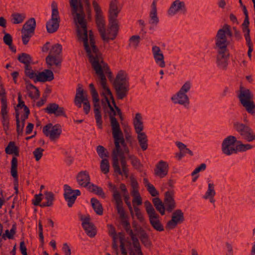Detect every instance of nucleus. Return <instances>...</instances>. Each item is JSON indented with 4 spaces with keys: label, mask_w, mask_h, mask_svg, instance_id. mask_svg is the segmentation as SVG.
<instances>
[{
    "label": "nucleus",
    "mask_w": 255,
    "mask_h": 255,
    "mask_svg": "<svg viewBox=\"0 0 255 255\" xmlns=\"http://www.w3.org/2000/svg\"><path fill=\"white\" fill-rule=\"evenodd\" d=\"M72 14L77 27L78 40L83 43L84 48L90 62L102 57L95 45L94 37L92 31L88 30L85 14L81 0H70Z\"/></svg>",
    "instance_id": "nucleus-1"
},
{
    "label": "nucleus",
    "mask_w": 255,
    "mask_h": 255,
    "mask_svg": "<svg viewBox=\"0 0 255 255\" xmlns=\"http://www.w3.org/2000/svg\"><path fill=\"white\" fill-rule=\"evenodd\" d=\"M105 98L111 111L113 113V115H110L112 134L115 145V148L113 150L112 154L113 166L115 172L118 173L119 174H122V173L119 164L118 157L123 156L125 153H128V149L126 145L123 133L120 128V125L117 119L114 117V116L116 115V112L110 105L108 98L106 97Z\"/></svg>",
    "instance_id": "nucleus-2"
},
{
    "label": "nucleus",
    "mask_w": 255,
    "mask_h": 255,
    "mask_svg": "<svg viewBox=\"0 0 255 255\" xmlns=\"http://www.w3.org/2000/svg\"><path fill=\"white\" fill-rule=\"evenodd\" d=\"M93 6L96 12V24L102 39L105 41L114 39L117 35L119 29L118 21L109 20L108 28L106 29L105 21L100 6L95 0L93 1Z\"/></svg>",
    "instance_id": "nucleus-3"
},
{
    "label": "nucleus",
    "mask_w": 255,
    "mask_h": 255,
    "mask_svg": "<svg viewBox=\"0 0 255 255\" xmlns=\"http://www.w3.org/2000/svg\"><path fill=\"white\" fill-rule=\"evenodd\" d=\"M90 63L95 71V73L100 79V83L101 86L105 90L107 94L110 96V98L112 100V103L118 115L120 116L121 118H122V112L121 110L116 106L112 92L107 86V79L104 74V73H106L109 70L107 64L104 62L103 57L92 61L90 62Z\"/></svg>",
    "instance_id": "nucleus-4"
},
{
    "label": "nucleus",
    "mask_w": 255,
    "mask_h": 255,
    "mask_svg": "<svg viewBox=\"0 0 255 255\" xmlns=\"http://www.w3.org/2000/svg\"><path fill=\"white\" fill-rule=\"evenodd\" d=\"M238 97L241 103L246 110L249 113L253 114L254 110L255 109V104L253 100V95L249 90L244 89L243 87H241Z\"/></svg>",
    "instance_id": "nucleus-5"
},
{
    "label": "nucleus",
    "mask_w": 255,
    "mask_h": 255,
    "mask_svg": "<svg viewBox=\"0 0 255 255\" xmlns=\"http://www.w3.org/2000/svg\"><path fill=\"white\" fill-rule=\"evenodd\" d=\"M117 98L123 99L127 96L128 91V85L126 82V76L123 73H119L114 83Z\"/></svg>",
    "instance_id": "nucleus-6"
},
{
    "label": "nucleus",
    "mask_w": 255,
    "mask_h": 255,
    "mask_svg": "<svg viewBox=\"0 0 255 255\" xmlns=\"http://www.w3.org/2000/svg\"><path fill=\"white\" fill-rule=\"evenodd\" d=\"M51 19L47 23L46 28L49 33H53L58 28L60 22V16L57 5L53 3Z\"/></svg>",
    "instance_id": "nucleus-7"
},
{
    "label": "nucleus",
    "mask_w": 255,
    "mask_h": 255,
    "mask_svg": "<svg viewBox=\"0 0 255 255\" xmlns=\"http://www.w3.org/2000/svg\"><path fill=\"white\" fill-rule=\"evenodd\" d=\"M227 36L229 37L232 36V33L230 29V26L225 24L223 27L220 29L216 35L217 46H228L229 42L227 40Z\"/></svg>",
    "instance_id": "nucleus-8"
},
{
    "label": "nucleus",
    "mask_w": 255,
    "mask_h": 255,
    "mask_svg": "<svg viewBox=\"0 0 255 255\" xmlns=\"http://www.w3.org/2000/svg\"><path fill=\"white\" fill-rule=\"evenodd\" d=\"M43 132L50 139L54 140L59 137L62 130L58 125L53 126L52 124H48L43 128Z\"/></svg>",
    "instance_id": "nucleus-9"
},
{
    "label": "nucleus",
    "mask_w": 255,
    "mask_h": 255,
    "mask_svg": "<svg viewBox=\"0 0 255 255\" xmlns=\"http://www.w3.org/2000/svg\"><path fill=\"white\" fill-rule=\"evenodd\" d=\"M236 141V138L233 136H229L225 139L223 143V151L224 153L230 155L237 152V146L235 145Z\"/></svg>",
    "instance_id": "nucleus-10"
},
{
    "label": "nucleus",
    "mask_w": 255,
    "mask_h": 255,
    "mask_svg": "<svg viewBox=\"0 0 255 255\" xmlns=\"http://www.w3.org/2000/svg\"><path fill=\"white\" fill-rule=\"evenodd\" d=\"M183 219V214L182 211L180 210H177L173 213L171 220L168 222L166 228L168 229H173L178 223L182 222Z\"/></svg>",
    "instance_id": "nucleus-11"
},
{
    "label": "nucleus",
    "mask_w": 255,
    "mask_h": 255,
    "mask_svg": "<svg viewBox=\"0 0 255 255\" xmlns=\"http://www.w3.org/2000/svg\"><path fill=\"white\" fill-rule=\"evenodd\" d=\"M80 194V192L78 190H73L70 186L65 185L64 196L66 200L68 202V206L71 207L74 203L77 196Z\"/></svg>",
    "instance_id": "nucleus-12"
},
{
    "label": "nucleus",
    "mask_w": 255,
    "mask_h": 255,
    "mask_svg": "<svg viewBox=\"0 0 255 255\" xmlns=\"http://www.w3.org/2000/svg\"><path fill=\"white\" fill-rule=\"evenodd\" d=\"M237 129L249 141H252L255 139V135L252 133L251 129L248 127L243 124H238L237 125Z\"/></svg>",
    "instance_id": "nucleus-13"
},
{
    "label": "nucleus",
    "mask_w": 255,
    "mask_h": 255,
    "mask_svg": "<svg viewBox=\"0 0 255 255\" xmlns=\"http://www.w3.org/2000/svg\"><path fill=\"white\" fill-rule=\"evenodd\" d=\"M53 79L54 75L52 71L48 69H45L41 72H37L35 82H45L51 81Z\"/></svg>",
    "instance_id": "nucleus-14"
},
{
    "label": "nucleus",
    "mask_w": 255,
    "mask_h": 255,
    "mask_svg": "<svg viewBox=\"0 0 255 255\" xmlns=\"http://www.w3.org/2000/svg\"><path fill=\"white\" fill-rule=\"evenodd\" d=\"M88 100L87 96L81 86H79L77 89L74 103L78 107H81L82 103Z\"/></svg>",
    "instance_id": "nucleus-15"
},
{
    "label": "nucleus",
    "mask_w": 255,
    "mask_h": 255,
    "mask_svg": "<svg viewBox=\"0 0 255 255\" xmlns=\"http://www.w3.org/2000/svg\"><path fill=\"white\" fill-rule=\"evenodd\" d=\"M45 111L50 114H54L56 116H65L64 108L59 107L58 105L55 103L49 104Z\"/></svg>",
    "instance_id": "nucleus-16"
},
{
    "label": "nucleus",
    "mask_w": 255,
    "mask_h": 255,
    "mask_svg": "<svg viewBox=\"0 0 255 255\" xmlns=\"http://www.w3.org/2000/svg\"><path fill=\"white\" fill-rule=\"evenodd\" d=\"M114 200L116 202V207L118 212L120 215V218L124 219L126 218L125 212L123 207V201L120 194H118L116 191L115 192Z\"/></svg>",
    "instance_id": "nucleus-17"
},
{
    "label": "nucleus",
    "mask_w": 255,
    "mask_h": 255,
    "mask_svg": "<svg viewBox=\"0 0 255 255\" xmlns=\"http://www.w3.org/2000/svg\"><path fill=\"white\" fill-rule=\"evenodd\" d=\"M119 10L117 6V2L116 0H112L110 4L109 9V20L113 21H118L117 17L118 16Z\"/></svg>",
    "instance_id": "nucleus-18"
},
{
    "label": "nucleus",
    "mask_w": 255,
    "mask_h": 255,
    "mask_svg": "<svg viewBox=\"0 0 255 255\" xmlns=\"http://www.w3.org/2000/svg\"><path fill=\"white\" fill-rule=\"evenodd\" d=\"M168 165L166 162L161 161L156 165L154 170L155 174L161 178L167 175L168 172Z\"/></svg>",
    "instance_id": "nucleus-19"
},
{
    "label": "nucleus",
    "mask_w": 255,
    "mask_h": 255,
    "mask_svg": "<svg viewBox=\"0 0 255 255\" xmlns=\"http://www.w3.org/2000/svg\"><path fill=\"white\" fill-rule=\"evenodd\" d=\"M164 204L166 206L167 210L171 212L175 207V203L173 198V194L170 192L165 193Z\"/></svg>",
    "instance_id": "nucleus-20"
},
{
    "label": "nucleus",
    "mask_w": 255,
    "mask_h": 255,
    "mask_svg": "<svg viewBox=\"0 0 255 255\" xmlns=\"http://www.w3.org/2000/svg\"><path fill=\"white\" fill-rule=\"evenodd\" d=\"M77 181L80 185L86 187L90 183V176L86 172L81 171L77 176Z\"/></svg>",
    "instance_id": "nucleus-21"
},
{
    "label": "nucleus",
    "mask_w": 255,
    "mask_h": 255,
    "mask_svg": "<svg viewBox=\"0 0 255 255\" xmlns=\"http://www.w3.org/2000/svg\"><path fill=\"white\" fill-rule=\"evenodd\" d=\"M158 217L157 213L149 216L150 223L154 229L158 231H162L164 230L163 227L161 224Z\"/></svg>",
    "instance_id": "nucleus-22"
},
{
    "label": "nucleus",
    "mask_w": 255,
    "mask_h": 255,
    "mask_svg": "<svg viewBox=\"0 0 255 255\" xmlns=\"http://www.w3.org/2000/svg\"><path fill=\"white\" fill-rule=\"evenodd\" d=\"M18 104L17 105V111L18 110H22L23 111V116L22 117V121L26 119L29 114L30 111L28 108L25 105L24 102L21 100V96L20 94L18 95Z\"/></svg>",
    "instance_id": "nucleus-23"
},
{
    "label": "nucleus",
    "mask_w": 255,
    "mask_h": 255,
    "mask_svg": "<svg viewBox=\"0 0 255 255\" xmlns=\"http://www.w3.org/2000/svg\"><path fill=\"white\" fill-rule=\"evenodd\" d=\"M46 62L50 67H59L60 65L61 60L56 56L49 54L46 58Z\"/></svg>",
    "instance_id": "nucleus-24"
},
{
    "label": "nucleus",
    "mask_w": 255,
    "mask_h": 255,
    "mask_svg": "<svg viewBox=\"0 0 255 255\" xmlns=\"http://www.w3.org/2000/svg\"><path fill=\"white\" fill-rule=\"evenodd\" d=\"M83 226L89 236L93 237L95 236L96 231L93 225L88 221H85L83 223Z\"/></svg>",
    "instance_id": "nucleus-25"
},
{
    "label": "nucleus",
    "mask_w": 255,
    "mask_h": 255,
    "mask_svg": "<svg viewBox=\"0 0 255 255\" xmlns=\"http://www.w3.org/2000/svg\"><path fill=\"white\" fill-rule=\"evenodd\" d=\"M26 89L28 91V95L32 99H37L39 97V92L38 89L31 84L26 85Z\"/></svg>",
    "instance_id": "nucleus-26"
},
{
    "label": "nucleus",
    "mask_w": 255,
    "mask_h": 255,
    "mask_svg": "<svg viewBox=\"0 0 255 255\" xmlns=\"http://www.w3.org/2000/svg\"><path fill=\"white\" fill-rule=\"evenodd\" d=\"M36 26V22L33 18L29 19L23 26L22 30L28 31L30 33H34Z\"/></svg>",
    "instance_id": "nucleus-27"
},
{
    "label": "nucleus",
    "mask_w": 255,
    "mask_h": 255,
    "mask_svg": "<svg viewBox=\"0 0 255 255\" xmlns=\"http://www.w3.org/2000/svg\"><path fill=\"white\" fill-rule=\"evenodd\" d=\"M153 204L156 209L161 214H165V207L162 201L159 198H155L152 199Z\"/></svg>",
    "instance_id": "nucleus-28"
},
{
    "label": "nucleus",
    "mask_w": 255,
    "mask_h": 255,
    "mask_svg": "<svg viewBox=\"0 0 255 255\" xmlns=\"http://www.w3.org/2000/svg\"><path fill=\"white\" fill-rule=\"evenodd\" d=\"M137 133L138 134L137 139L141 148L143 150H146L147 148V140L146 134H145V133L142 132H138Z\"/></svg>",
    "instance_id": "nucleus-29"
},
{
    "label": "nucleus",
    "mask_w": 255,
    "mask_h": 255,
    "mask_svg": "<svg viewBox=\"0 0 255 255\" xmlns=\"http://www.w3.org/2000/svg\"><path fill=\"white\" fill-rule=\"evenodd\" d=\"M134 126L136 133L140 132L143 129L141 117L139 114H136L134 120Z\"/></svg>",
    "instance_id": "nucleus-30"
},
{
    "label": "nucleus",
    "mask_w": 255,
    "mask_h": 255,
    "mask_svg": "<svg viewBox=\"0 0 255 255\" xmlns=\"http://www.w3.org/2000/svg\"><path fill=\"white\" fill-rule=\"evenodd\" d=\"M91 202L92 207L96 213L99 215H102L103 212V209L100 202L95 198H92Z\"/></svg>",
    "instance_id": "nucleus-31"
},
{
    "label": "nucleus",
    "mask_w": 255,
    "mask_h": 255,
    "mask_svg": "<svg viewBox=\"0 0 255 255\" xmlns=\"http://www.w3.org/2000/svg\"><path fill=\"white\" fill-rule=\"evenodd\" d=\"M184 4L178 0L175 1L169 10V13H174L184 7Z\"/></svg>",
    "instance_id": "nucleus-32"
},
{
    "label": "nucleus",
    "mask_w": 255,
    "mask_h": 255,
    "mask_svg": "<svg viewBox=\"0 0 255 255\" xmlns=\"http://www.w3.org/2000/svg\"><path fill=\"white\" fill-rule=\"evenodd\" d=\"M25 74L26 76L33 80L35 82L37 72H34L31 68L29 66V65L25 66Z\"/></svg>",
    "instance_id": "nucleus-33"
},
{
    "label": "nucleus",
    "mask_w": 255,
    "mask_h": 255,
    "mask_svg": "<svg viewBox=\"0 0 255 255\" xmlns=\"http://www.w3.org/2000/svg\"><path fill=\"white\" fill-rule=\"evenodd\" d=\"M4 33H5L4 36L3 38V40L4 43L9 46L10 49L13 51H15V49L14 47L12 45V37L11 35L8 33H6L4 31H3Z\"/></svg>",
    "instance_id": "nucleus-34"
},
{
    "label": "nucleus",
    "mask_w": 255,
    "mask_h": 255,
    "mask_svg": "<svg viewBox=\"0 0 255 255\" xmlns=\"http://www.w3.org/2000/svg\"><path fill=\"white\" fill-rule=\"evenodd\" d=\"M89 188L91 192L101 196L103 198H105V193L101 187L92 184L90 185Z\"/></svg>",
    "instance_id": "nucleus-35"
},
{
    "label": "nucleus",
    "mask_w": 255,
    "mask_h": 255,
    "mask_svg": "<svg viewBox=\"0 0 255 255\" xmlns=\"http://www.w3.org/2000/svg\"><path fill=\"white\" fill-rule=\"evenodd\" d=\"M101 170L104 174H107L109 172L110 164L107 158L102 159L100 165Z\"/></svg>",
    "instance_id": "nucleus-36"
},
{
    "label": "nucleus",
    "mask_w": 255,
    "mask_h": 255,
    "mask_svg": "<svg viewBox=\"0 0 255 255\" xmlns=\"http://www.w3.org/2000/svg\"><path fill=\"white\" fill-rule=\"evenodd\" d=\"M18 59L20 62L24 64L25 66H26L29 65L31 58L29 55L25 53H22L19 55Z\"/></svg>",
    "instance_id": "nucleus-37"
},
{
    "label": "nucleus",
    "mask_w": 255,
    "mask_h": 255,
    "mask_svg": "<svg viewBox=\"0 0 255 255\" xmlns=\"http://www.w3.org/2000/svg\"><path fill=\"white\" fill-rule=\"evenodd\" d=\"M131 195L133 196V199L132 200V203L133 205L135 203L137 204V205H140L142 204V199L141 197L138 192L134 191V192H131Z\"/></svg>",
    "instance_id": "nucleus-38"
},
{
    "label": "nucleus",
    "mask_w": 255,
    "mask_h": 255,
    "mask_svg": "<svg viewBox=\"0 0 255 255\" xmlns=\"http://www.w3.org/2000/svg\"><path fill=\"white\" fill-rule=\"evenodd\" d=\"M5 152L7 154H16V146L14 141H11L9 143L5 149Z\"/></svg>",
    "instance_id": "nucleus-39"
},
{
    "label": "nucleus",
    "mask_w": 255,
    "mask_h": 255,
    "mask_svg": "<svg viewBox=\"0 0 255 255\" xmlns=\"http://www.w3.org/2000/svg\"><path fill=\"white\" fill-rule=\"evenodd\" d=\"M177 99L178 103L180 104H183L188 101L187 95L184 93L180 91L177 94Z\"/></svg>",
    "instance_id": "nucleus-40"
},
{
    "label": "nucleus",
    "mask_w": 255,
    "mask_h": 255,
    "mask_svg": "<svg viewBox=\"0 0 255 255\" xmlns=\"http://www.w3.org/2000/svg\"><path fill=\"white\" fill-rule=\"evenodd\" d=\"M144 206L145 207L146 211L147 214L148 215V216L156 213L151 204L149 201H146L144 202Z\"/></svg>",
    "instance_id": "nucleus-41"
},
{
    "label": "nucleus",
    "mask_w": 255,
    "mask_h": 255,
    "mask_svg": "<svg viewBox=\"0 0 255 255\" xmlns=\"http://www.w3.org/2000/svg\"><path fill=\"white\" fill-rule=\"evenodd\" d=\"M97 151L99 155L102 159L106 158L108 156V152H106V149L103 146L99 145L97 147Z\"/></svg>",
    "instance_id": "nucleus-42"
},
{
    "label": "nucleus",
    "mask_w": 255,
    "mask_h": 255,
    "mask_svg": "<svg viewBox=\"0 0 255 255\" xmlns=\"http://www.w3.org/2000/svg\"><path fill=\"white\" fill-rule=\"evenodd\" d=\"M61 49V45L59 44H57L52 47L49 54L56 56V55L60 53Z\"/></svg>",
    "instance_id": "nucleus-43"
},
{
    "label": "nucleus",
    "mask_w": 255,
    "mask_h": 255,
    "mask_svg": "<svg viewBox=\"0 0 255 255\" xmlns=\"http://www.w3.org/2000/svg\"><path fill=\"white\" fill-rule=\"evenodd\" d=\"M93 101L94 103V113H100V106L99 104V96L97 97V98L95 99L94 97L92 98Z\"/></svg>",
    "instance_id": "nucleus-44"
},
{
    "label": "nucleus",
    "mask_w": 255,
    "mask_h": 255,
    "mask_svg": "<svg viewBox=\"0 0 255 255\" xmlns=\"http://www.w3.org/2000/svg\"><path fill=\"white\" fill-rule=\"evenodd\" d=\"M130 184L132 190L131 192H134V191L138 192V183L136 179L132 176L130 177Z\"/></svg>",
    "instance_id": "nucleus-45"
},
{
    "label": "nucleus",
    "mask_w": 255,
    "mask_h": 255,
    "mask_svg": "<svg viewBox=\"0 0 255 255\" xmlns=\"http://www.w3.org/2000/svg\"><path fill=\"white\" fill-rule=\"evenodd\" d=\"M215 194V192L214 190V185L213 184H208V191L207 192V195L206 196V198L208 197H211L212 199L213 196Z\"/></svg>",
    "instance_id": "nucleus-46"
},
{
    "label": "nucleus",
    "mask_w": 255,
    "mask_h": 255,
    "mask_svg": "<svg viewBox=\"0 0 255 255\" xmlns=\"http://www.w3.org/2000/svg\"><path fill=\"white\" fill-rule=\"evenodd\" d=\"M46 199L47 200V202L46 204H43L42 206H49L52 205V201L53 200V195L51 193H47L46 194Z\"/></svg>",
    "instance_id": "nucleus-47"
},
{
    "label": "nucleus",
    "mask_w": 255,
    "mask_h": 255,
    "mask_svg": "<svg viewBox=\"0 0 255 255\" xmlns=\"http://www.w3.org/2000/svg\"><path fill=\"white\" fill-rule=\"evenodd\" d=\"M154 57L155 59V60L157 62L158 61H160V66L161 67H164L165 66V63L163 60L164 57L162 53L156 54L154 55Z\"/></svg>",
    "instance_id": "nucleus-48"
},
{
    "label": "nucleus",
    "mask_w": 255,
    "mask_h": 255,
    "mask_svg": "<svg viewBox=\"0 0 255 255\" xmlns=\"http://www.w3.org/2000/svg\"><path fill=\"white\" fill-rule=\"evenodd\" d=\"M43 149L41 148H36L33 152V154L36 161H38L42 155Z\"/></svg>",
    "instance_id": "nucleus-49"
},
{
    "label": "nucleus",
    "mask_w": 255,
    "mask_h": 255,
    "mask_svg": "<svg viewBox=\"0 0 255 255\" xmlns=\"http://www.w3.org/2000/svg\"><path fill=\"white\" fill-rule=\"evenodd\" d=\"M11 175L13 178H16V157L14 156L12 158L11 161Z\"/></svg>",
    "instance_id": "nucleus-50"
},
{
    "label": "nucleus",
    "mask_w": 255,
    "mask_h": 255,
    "mask_svg": "<svg viewBox=\"0 0 255 255\" xmlns=\"http://www.w3.org/2000/svg\"><path fill=\"white\" fill-rule=\"evenodd\" d=\"M147 188L152 196L155 197L158 195V192L152 184H148V187Z\"/></svg>",
    "instance_id": "nucleus-51"
},
{
    "label": "nucleus",
    "mask_w": 255,
    "mask_h": 255,
    "mask_svg": "<svg viewBox=\"0 0 255 255\" xmlns=\"http://www.w3.org/2000/svg\"><path fill=\"white\" fill-rule=\"evenodd\" d=\"M219 48V53L221 55L223 59L226 58L227 56L225 55V52L227 51V46H217Z\"/></svg>",
    "instance_id": "nucleus-52"
},
{
    "label": "nucleus",
    "mask_w": 255,
    "mask_h": 255,
    "mask_svg": "<svg viewBox=\"0 0 255 255\" xmlns=\"http://www.w3.org/2000/svg\"><path fill=\"white\" fill-rule=\"evenodd\" d=\"M252 147V145L250 144H240L238 145H237V151H246V150L251 149Z\"/></svg>",
    "instance_id": "nucleus-53"
},
{
    "label": "nucleus",
    "mask_w": 255,
    "mask_h": 255,
    "mask_svg": "<svg viewBox=\"0 0 255 255\" xmlns=\"http://www.w3.org/2000/svg\"><path fill=\"white\" fill-rule=\"evenodd\" d=\"M123 196L124 197L125 201L126 204L128 205V207L129 208V210L130 211V214L132 216L133 215L132 208L131 207V206L130 202L128 201L129 199V195H128V194H126L123 195Z\"/></svg>",
    "instance_id": "nucleus-54"
},
{
    "label": "nucleus",
    "mask_w": 255,
    "mask_h": 255,
    "mask_svg": "<svg viewBox=\"0 0 255 255\" xmlns=\"http://www.w3.org/2000/svg\"><path fill=\"white\" fill-rule=\"evenodd\" d=\"M134 210L135 212V215L137 218V219L141 222H143L144 221V218L140 212L139 209L134 206Z\"/></svg>",
    "instance_id": "nucleus-55"
},
{
    "label": "nucleus",
    "mask_w": 255,
    "mask_h": 255,
    "mask_svg": "<svg viewBox=\"0 0 255 255\" xmlns=\"http://www.w3.org/2000/svg\"><path fill=\"white\" fill-rule=\"evenodd\" d=\"M89 87L90 89V91L91 93L92 98L94 97L95 99L97 97H98V94L94 87V85L93 83H91L89 85Z\"/></svg>",
    "instance_id": "nucleus-56"
},
{
    "label": "nucleus",
    "mask_w": 255,
    "mask_h": 255,
    "mask_svg": "<svg viewBox=\"0 0 255 255\" xmlns=\"http://www.w3.org/2000/svg\"><path fill=\"white\" fill-rule=\"evenodd\" d=\"M95 116L96 120V122L97 125L99 127V128H102V116L101 113H95Z\"/></svg>",
    "instance_id": "nucleus-57"
},
{
    "label": "nucleus",
    "mask_w": 255,
    "mask_h": 255,
    "mask_svg": "<svg viewBox=\"0 0 255 255\" xmlns=\"http://www.w3.org/2000/svg\"><path fill=\"white\" fill-rule=\"evenodd\" d=\"M15 231L14 228H12L10 231L9 232L8 230H6L5 232V234L3 235V237H4L5 236H6L8 239H11L13 238V235L14 234Z\"/></svg>",
    "instance_id": "nucleus-58"
},
{
    "label": "nucleus",
    "mask_w": 255,
    "mask_h": 255,
    "mask_svg": "<svg viewBox=\"0 0 255 255\" xmlns=\"http://www.w3.org/2000/svg\"><path fill=\"white\" fill-rule=\"evenodd\" d=\"M19 249L22 255H27V249L24 242H20Z\"/></svg>",
    "instance_id": "nucleus-59"
},
{
    "label": "nucleus",
    "mask_w": 255,
    "mask_h": 255,
    "mask_svg": "<svg viewBox=\"0 0 255 255\" xmlns=\"http://www.w3.org/2000/svg\"><path fill=\"white\" fill-rule=\"evenodd\" d=\"M206 164L204 163H203L200 165V166L196 168L195 170L192 172V175H194L195 174L198 173L202 170H204L206 168Z\"/></svg>",
    "instance_id": "nucleus-60"
},
{
    "label": "nucleus",
    "mask_w": 255,
    "mask_h": 255,
    "mask_svg": "<svg viewBox=\"0 0 255 255\" xmlns=\"http://www.w3.org/2000/svg\"><path fill=\"white\" fill-rule=\"evenodd\" d=\"M140 37L139 36L135 35V36H132L130 38V41L132 42L134 46H137Z\"/></svg>",
    "instance_id": "nucleus-61"
},
{
    "label": "nucleus",
    "mask_w": 255,
    "mask_h": 255,
    "mask_svg": "<svg viewBox=\"0 0 255 255\" xmlns=\"http://www.w3.org/2000/svg\"><path fill=\"white\" fill-rule=\"evenodd\" d=\"M42 196L41 194H39L38 195H35V199L33 201V204L37 206L39 204L40 202L41 201V196Z\"/></svg>",
    "instance_id": "nucleus-62"
},
{
    "label": "nucleus",
    "mask_w": 255,
    "mask_h": 255,
    "mask_svg": "<svg viewBox=\"0 0 255 255\" xmlns=\"http://www.w3.org/2000/svg\"><path fill=\"white\" fill-rule=\"evenodd\" d=\"M84 105V110L86 114H87L90 110V105L88 100L84 103H83Z\"/></svg>",
    "instance_id": "nucleus-63"
},
{
    "label": "nucleus",
    "mask_w": 255,
    "mask_h": 255,
    "mask_svg": "<svg viewBox=\"0 0 255 255\" xmlns=\"http://www.w3.org/2000/svg\"><path fill=\"white\" fill-rule=\"evenodd\" d=\"M150 16L153 22L157 23L158 22V18L156 15V10H152L150 13Z\"/></svg>",
    "instance_id": "nucleus-64"
}]
</instances>
